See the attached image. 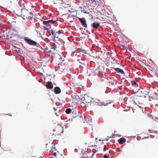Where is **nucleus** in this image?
I'll use <instances>...</instances> for the list:
<instances>
[{
    "label": "nucleus",
    "mask_w": 158,
    "mask_h": 158,
    "mask_svg": "<svg viewBox=\"0 0 158 158\" xmlns=\"http://www.w3.org/2000/svg\"><path fill=\"white\" fill-rule=\"evenodd\" d=\"M24 40L27 43L30 45L33 46H38V45H40L38 43L30 39L27 37H26L25 38Z\"/></svg>",
    "instance_id": "2"
},
{
    "label": "nucleus",
    "mask_w": 158,
    "mask_h": 158,
    "mask_svg": "<svg viewBox=\"0 0 158 158\" xmlns=\"http://www.w3.org/2000/svg\"><path fill=\"white\" fill-rule=\"evenodd\" d=\"M92 2H96L98 0H91Z\"/></svg>",
    "instance_id": "36"
},
{
    "label": "nucleus",
    "mask_w": 158,
    "mask_h": 158,
    "mask_svg": "<svg viewBox=\"0 0 158 158\" xmlns=\"http://www.w3.org/2000/svg\"><path fill=\"white\" fill-rule=\"evenodd\" d=\"M63 61H64V60H63V58L60 59L59 61L60 63H62Z\"/></svg>",
    "instance_id": "29"
},
{
    "label": "nucleus",
    "mask_w": 158,
    "mask_h": 158,
    "mask_svg": "<svg viewBox=\"0 0 158 158\" xmlns=\"http://www.w3.org/2000/svg\"><path fill=\"white\" fill-rule=\"evenodd\" d=\"M93 71L94 70L89 69L87 71V73L89 76L91 75L94 76V74L93 73Z\"/></svg>",
    "instance_id": "15"
},
{
    "label": "nucleus",
    "mask_w": 158,
    "mask_h": 158,
    "mask_svg": "<svg viewBox=\"0 0 158 158\" xmlns=\"http://www.w3.org/2000/svg\"><path fill=\"white\" fill-rule=\"evenodd\" d=\"M81 51L83 53L85 54L86 53V50L84 49H81Z\"/></svg>",
    "instance_id": "26"
},
{
    "label": "nucleus",
    "mask_w": 158,
    "mask_h": 158,
    "mask_svg": "<svg viewBox=\"0 0 158 158\" xmlns=\"http://www.w3.org/2000/svg\"><path fill=\"white\" fill-rule=\"evenodd\" d=\"M80 99L79 97L77 96H75V97L73 98L72 100L74 103H76Z\"/></svg>",
    "instance_id": "11"
},
{
    "label": "nucleus",
    "mask_w": 158,
    "mask_h": 158,
    "mask_svg": "<svg viewBox=\"0 0 158 158\" xmlns=\"http://www.w3.org/2000/svg\"><path fill=\"white\" fill-rule=\"evenodd\" d=\"M72 82L73 86L79 87L81 86L80 79L78 78H73Z\"/></svg>",
    "instance_id": "3"
},
{
    "label": "nucleus",
    "mask_w": 158,
    "mask_h": 158,
    "mask_svg": "<svg viewBox=\"0 0 158 158\" xmlns=\"http://www.w3.org/2000/svg\"><path fill=\"white\" fill-rule=\"evenodd\" d=\"M81 64H79V66L80 67H81V68H86V65L84 64V62H82V63H81Z\"/></svg>",
    "instance_id": "24"
},
{
    "label": "nucleus",
    "mask_w": 158,
    "mask_h": 158,
    "mask_svg": "<svg viewBox=\"0 0 158 158\" xmlns=\"http://www.w3.org/2000/svg\"><path fill=\"white\" fill-rule=\"evenodd\" d=\"M1 38V37H0V39Z\"/></svg>",
    "instance_id": "43"
},
{
    "label": "nucleus",
    "mask_w": 158,
    "mask_h": 158,
    "mask_svg": "<svg viewBox=\"0 0 158 158\" xmlns=\"http://www.w3.org/2000/svg\"><path fill=\"white\" fill-rule=\"evenodd\" d=\"M131 84L133 86H135L136 87H138V85L137 84L136 81H131Z\"/></svg>",
    "instance_id": "22"
},
{
    "label": "nucleus",
    "mask_w": 158,
    "mask_h": 158,
    "mask_svg": "<svg viewBox=\"0 0 158 158\" xmlns=\"http://www.w3.org/2000/svg\"><path fill=\"white\" fill-rule=\"evenodd\" d=\"M109 138H111V136H110Z\"/></svg>",
    "instance_id": "42"
},
{
    "label": "nucleus",
    "mask_w": 158,
    "mask_h": 158,
    "mask_svg": "<svg viewBox=\"0 0 158 158\" xmlns=\"http://www.w3.org/2000/svg\"><path fill=\"white\" fill-rule=\"evenodd\" d=\"M80 117V118H82V119H83V118H82V116H80V117Z\"/></svg>",
    "instance_id": "38"
},
{
    "label": "nucleus",
    "mask_w": 158,
    "mask_h": 158,
    "mask_svg": "<svg viewBox=\"0 0 158 158\" xmlns=\"http://www.w3.org/2000/svg\"><path fill=\"white\" fill-rule=\"evenodd\" d=\"M43 28L44 30H47L48 29V28H47V27H44V26H43Z\"/></svg>",
    "instance_id": "33"
},
{
    "label": "nucleus",
    "mask_w": 158,
    "mask_h": 158,
    "mask_svg": "<svg viewBox=\"0 0 158 158\" xmlns=\"http://www.w3.org/2000/svg\"><path fill=\"white\" fill-rule=\"evenodd\" d=\"M72 116L73 118H74L77 116V115L75 111H73L72 112Z\"/></svg>",
    "instance_id": "25"
},
{
    "label": "nucleus",
    "mask_w": 158,
    "mask_h": 158,
    "mask_svg": "<svg viewBox=\"0 0 158 158\" xmlns=\"http://www.w3.org/2000/svg\"><path fill=\"white\" fill-rule=\"evenodd\" d=\"M57 20H49L46 21H44L43 22V24L46 25L47 27L51 28V25L54 23L56 22Z\"/></svg>",
    "instance_id": "5"
},
{
    "label": "nucleus",
    "mask_w": 158,
    "mask_h": 158,
    "mask_svg": "<svg viewBox=\"0 0 158 158\" xmlns=\"http://www.w3.org/2000/svg\"><path fill=\"white\" fill-rule=\"evenodd\" d=\"M29 15H31V12H29L26 9H22L21 10V16H23V18H26L27 19H30L33 18L32 15L29 16Z\"/></svg>",
    "instance_id": "1"
},
{
    "label": "nucleus",
    "mask_w": 158,
    "mask_h": 158,
    "mask_svg": "<svg viewBox=\"0 0 158 158\" xmlns=\"http://www.w3.org/2000/svg\"><path fill=\"white\" fill-rule=\"evenodd\" d=\"M143 92L145 94L143 95V96H142V97H146V96L147 95H149V92L147 91L146 90H143Z\"/></svg>",
    "instance_id": "21"
},
{
    "label": "nucleus",
    "mask_w": 158,
    "mask_h": 158,
    "mask_svg": "<svg viewBox=\"0 0 158 158\" xmlns=\"http://www.w3.org/2000/svg\"><path fill=\"white\" fill-rule=\"evenodd\" d=\"M64 69V66L62 64H60L57 68V70L59 73L61 74L63 72Z\"/></svg>",
    "instance_id": "6"
},
{
    "label": "nucleus",
    "mask_w": 158,
    "mask_h": 158,
    "mask_svg": "<svg viewBox=\"0 0 158 158\" xmlns=\"http://www.w3.org/2000/svg\"><path fill=\"white\" fill-rule=\"evenodd\" d=\"M77 60L80 63H82V62H84V61L81 59H78Z\"/></svg>",
    "instance_id": "27"
},
{
    "label": "nucleus",
    "mask_w": 158,
    "mask_h": 158,
    "mask_svg": "<svg viewBox=\"0 0 158 158\" xmlns=\"http://www.w3.org/2000/svg\"><path fill=\"white\" fill-rule=\"evenodd\" d=\"M54 109L55 111V113L56 116H58L60 114V108L57 106L56 107H54Z\"/></svg>",
    "instance_id": "8"
},
{
    "label": "nucleus",
    "mask_w": 158,
    "mask_h": 158,
    "mask_svg": "<svg viewBox=\"0 0 158 158\" xmlns=\"http://www.w3.org/2000/svg\"><path fill=\"white\" fill-rule=\"evenodd\" d=\"M123 50H124L126 51V52H127L128 51L127 48L126 47L123 46Z\"/></svg>",
    "instance_id": "28"
},
{
    "label": "nucleus",
    "mask_w": 158,
    "mask_h": 158,
    "mask_svg": "<svg viewBox=\"0 0 158 158\" xmlns=\"http://www.w3.org/2000/svg\"><path fill=\"white\" fill-rule=\"evenodd\" d=\"M54 92L56 94H60L61 92L60 88L58 87H56L54 89Z\"/></svg>",
    "instance_id": "10"
},
{
    "label": "nucleus",
    "mask_w": 158,
    "mask_h": 158,
    "mask_svg": "<svg viewBox=\"0 0 158 158\" xmlns=\"http://www.w3.org/2000/svg\"><path fill=\"white\" fill-rule=\"evenodd\" d=\"M101 53H102V51H101Z\"/></svg>",
    "instance_id": "41"
},
{
    "label": "nucleus",
    "mask_w": 158,
    "mask_h": 158,
    "mask_svg": "<svg viewBox=\"0 0 158 158\" xmlns=\"http://www.w3.org/2000/svg\"><path fill=\"white\" fill-rule=\"evenodd\" d=\"M115 70L118 73H119L122 74L124 73L122 69H120L119 68H115Z\"/></svg>",
    "instance_id": "16"
},
{
    "label": "nucleus",
    "mask_w": 158,
    "mask_h": 158,
    "mask_svg": "<svg viewBox=\"0 0 158 158\" xmlns=\"http://www.w3.org/2000/svg\"><path fill=\"white\" fill-rule=\"evenodd\" d=\"M126 139L123 138H122L118 140L119 143L120 144H122L126 142Z\"/></svg>",
    "instance_id": "13"
},
{
    "label": "nucleus",
    "mask_w": 158,
    "mask_h": 158,
    "mask_svg": "<svg viewBox=\"0 0 158 158\" xmlns=\"http://www.w3.org/2000/svg\"><path fill=\"white\" fill-rule=\"evenodd\" d=\"M57 33V32H56L55 30H52L51 31V33L53 37L54 38H55L56 37L57 38V37H56V33Z\"/></svg>",
    "instance_id": "18"
},
{
    "label": "nucleus",
    "mask_w": 158,
    "mask_h": 158,
    "mask_svg": "<svg viewBox=\"0 0 158 158\" xmlns=\"http://www.w3.org/2000/svg\"><path fill=\"white\" fill-rule=\"evenodd\" d=\"M46 86L47 88L49 89H52L53 88V85L52 82L48 81L46 83Z\"/></svg>",
    "instance_id": "9"
},
{
    "label": "nucleus",
    "mask_w": 158,
    "mask_h": 158,
    "mask_svg": "<svg viewBox=\"0 0 158 158\" xmlns=\"http://www.w3.org/2000/svg\"><path fill=\"white\" fill-rule=\"evenodd\" d=\"M102 56H99V57L100 58H102Z\"/></svg>",
    "instance_id": "37"
},
{
    "label": "nucleus",
    "mask_w": 158,
    "mask_h": 158,
    "mask_svg": "<svg viewBox=\"0 0 158 158\" xmlns=\"http://www.w3.org/2000/svg\"><path fill=\"white\" fill-rule=\"evenodd\" d=\"M84 12V13H86V14H87V12Z\"/></svg>",
    "instance_id": "39"
},
{
    "label": "nucleus",
    "mask_w": 158,
    "mask_h": 158,
    "mask_svg": "<svg viewBox=\"0 0 158 158\" xmlns=\"http://www.w3.org/2000/svg\"><path fill=\"white\" fill-rule=\"evenodd\" d=\"M53 156H54L55 157H56V152H54L53 153Z\"/></svg>",
    "instance_id": "32"
},
{
    "label": "nucleus",
    "mask_w": 158,
    "mask_h": 158,
    "mask_svg": "<svg viewBox=\"0 0 158 158\" xmlns=\"http://www.w3.org/2000/svg\"><path fill=\"white\" fill-rule=\"evenodd\" d=\"M98 69H99V73H100V75L102 74L103 73L104 71V68L103 67H100L99 66Z\"/></svg>",
    "instance_id": "17"
},
{
    "label": "nucleus",
    "mask_w": 158,
    "mask_h": 158,
    "mask_svg": "<svg viewBox=\"0 0 158 158\" xmlns=\"http://www.w3.org/2000/svg\"><path fill=\"white\" fill-rule=\"evenodd\" d=\"M94 154L92 155L91 156L89 157L88 156L87 158H94Z\"/></svg>",
    "instance_id": "31"
},
{
    "label": "nucleus",
    "mask_w": 158,
    "mask_h": 158,
    "mask_svg": "<svg viewBox=\"0 0 158 158\" xmlns=\"http://www.w3.org/2000/svg\"><path fill=\"white\" fill-rule=\"evenodd\" d=\"M93 73L94 76V75H100V73H99V69L97 68L95 70H94Z\"/></svg>",
    "instance_id": "14"
},
{
    "label": "nucleus",
    "mask_w": 158,
    "mask_h": 158,
    "mask_svg": "<svg viewBox=\"0 0 158 158\" xmlns=\"http://www.w3.org/2000/svg\"><path fill=\"white\" fill-rule=\"evenodd\" d=\"M78 19L84 27L86 28L87 27L86 21L85 19H83L81 18H79Z\"/></svg>",
    "instance_id": "7"
},
{
    "label": "nucleus",
    "mask_w": 158,
    "mask_h": 158,
    "mask_svg": "<svg viewBox=\"0 0 158 158\" xmlns=\"http://www.w3.org/2000/svg\"><path fill=\"white\" fill-rule=\"evenodd\" d=\"M103 158H108V156L106 155L103 156Z\"/></svg>",
    "instance_id": "34"
},
{
    "label": "nucleus",
    "mask_w": 158,
    "mask_h": 158,
    "mask_svg": "<svg viewBox=\"0 0 158 158\" xmlns=\"http://www.w3.org/2000/svg\"><path fill=\"white\" fill-rule=\"evenodd\" d=\"M71 111L72 110L70 108H69L65 110V112L67 114H70Z\"/></svg>",
    "instance_id": "23"
},
{
    "label": "nucleus",
    "mask_w": 158,
    "mask_h": 158,
    "mask_svg": "<svg viewBox=\"0 0 158 158\" xmlns=\"http://www.w3.org/2000/svg\"><path fill=\"white\" fill-rule=\"evenodd\" d=\"M100 26V24L98 23L94 22L92 24V26L94 29H97Z\"/></svg>",
    "instance_id": "12"
},
{
    "label": "nucleus",
    "mask_w": 158,
    "mask_h": 158,
    "mask_svg": "<svg viewBox=\"0 0 158 158\" xmlns=\"http://www.w3.org/2000/svg\"><path fill=\"white\" fill-rule=\"evenodd\" d=\"M68 17H73V15L70 14L68 15Z\"/></svg>",
    "instance_id": "35"
},
{
    "label": "nucleus",
    "mask_w": 158,
    "mask_h": 158,
    "mask_svg": "<svg viewBox=\"0 0 158 158\" xmlns=\"http://www.w3.org/2000/svg\"><path fill=\"white\" fill-rule=\"evenodd\" d=\"M57 48L58 47H57V45L54 44L53 45H52V47L51 48V51H52L53 50L54 51L57 50Z\"/></svg>",
    "instance_id": "19"
},
{
    "label": "nucleus",
    "mask_w": 158,
    "mask_h": 158,
    "mask_svg": "<svg viewBox=\"0 0 158 158\" xmlns=\"http://www.w3.org/2000/svg\"><path fill=\"white\" fill-rule=\"evenodd\" d=\"M31 15H32L33 16V14H32L31 13V15H29V16H31Z\"/></svg>",
    "instance_id": "40"
},
{
    "label": "nucleus",
    "mask_w": 158,
    "mask_h": 158,
    "mask_svg": "<svg viewBox=\"0 0 158 158\" xmlns=\"http://www.w3.org/2000/svg\"><path fill=\"white\" fill-rule=\"evenodd\" d=\"M75 151L76 152H78V153L79 154H81V152H78V149H77V148H76L75 150Z\"/></svg>",
    "instance_id": "30"
},
{
    "label": "nucleus",
    "mask_w": 158,
    "mask_h": 158,
    "mask_svg": "<svg viewBox=\"0 0 158 158\" xmlns=\"http://www.w3.org/2000/svg\"><path fill=\"white\" fill-rule=\"evenodd\" d=\"M108 103H106L105 102H99L98 103V105L99 106H101V105H103V106H106L107 105V104Z\"/></svg>",
    "instance_id": "20"
},
{
    "label": "nucleus",
    "mask_w": 158,
    "mask_h": 158,
    "mask_svg": "<svg viewBox=\"0 0 158 158\" xmlns=\"http://www.w3.org/2000/svg\"><path fill=\"white\" fill-rule=\"evenodd\" d=\"M54 131H56L58 134L63 133V129L61 125L58 124L56 126L53 130Z\"/></svg>",
    "instance_id": "4"
}]
</instances>
